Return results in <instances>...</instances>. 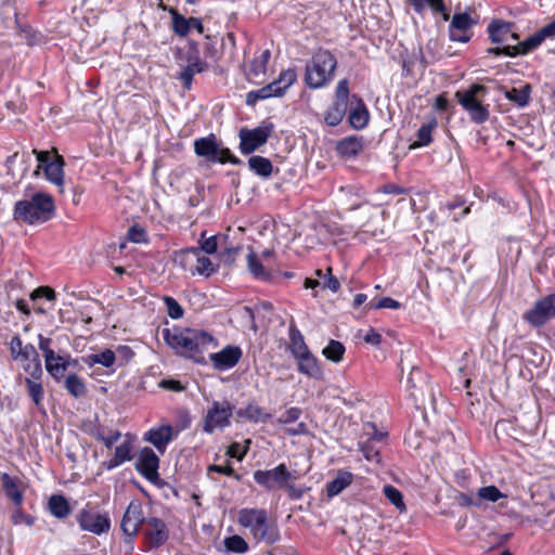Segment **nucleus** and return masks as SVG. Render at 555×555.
I'll list each match as a JSON object with an SVG mask.
<instances>
[{
	"instance_id": "58836bf2",
	"label": "nucleus",
	"mask_w": 555,
	"mask_h": 555,
	"mask_svg": "<svg viewBox=\"0 0 555 555\" xmlns=\"http://www.w3.org/2000/svg\"><path fill=\"white\" fill-rule=\"evenodd\" d=\"M49 511L56 518H65L70 513L67 500L60 494H54L49 500Z\"/></svg>"
},
{
	"instance_id": "393cba45",
	"label": "nucleus",
	"mask_w": 555,
	"mask_h": 555,
	"mask_svg": "<svg viewBox=\"0 0 555 555\" xmlns=\"http://www.w3.org/2000/svg\"><path fill=\"white\" fill-rule=\"evenodd\" d=\"M172 29L176 35L185 37L192 28L196 29L197 33H204V26L199 18L190 17L185 18L179 12L171 10Z\"/></svg>"
},
{
	"instance_id": "79ce46f5",
	"label": "nucleus",
	"mask_w": 555,
	"mask_h": 555,
	"mask_svg": "<svg viewBox=\"0 0 555 555\" xmlns=\"http://www.w3.org/2000/svg\"><path fill=\"white\" fill-rule=\"evenodd\" d=\"M228 235H212L205 237V232L202 233L199 251L206 254H215L218 247L223 246V241H228Z\"/></svg>"
},
{
	"instance_id": "f704fd0d",
	"label": "nucleus",
	"mask_w": 555,
	"mask_h": 555,
	"mask_svg": "<svg viewBox=\"0 0 555 555\" xmlns=\"http://www.w3.org/2000/svg\"><path fill=\"white\" fill-rule=\"evenodd\" d=\"M415 12L422 14L426 8H429L434 13H442L443 20H449V14L446 13L443 0H410Z\"/></svg>"
},
{
	"instance_id": "9d476101",
	"label": "nucleus",
	"mask_w": 555,
	"mask_h": 555,
	"mask_svg": "<svg viewBox=\"0 0 555 555\" xmlns=\"http://www.w3.org/2000/svg\"><path fill=\"white\" fill-rule=\"evenodd\" d=\"M273 130L270 122H261L260 126L254 129L243 128L240 130V149L245 155L253 153L258 147L263 145Z\"/></svg>"
},
{
	"instance_id": "dca6fc26",
	"label": "nucleus",
	"mask_w": 555,
	"mask_h": 555,
	"mask_svg": "<svg viewBox=\"0 0 555 555\" xmlns=\"http://www.w3.org/2000/svg\"><path fill=\"white\" fill-rule=\"evenodd\" d=\"M134 466L135 469L149 481L155 482L159 479V457L151 448L144 447L139 451Z\"/></svg>"
},
{
	"instance_id": "bf43d9fd",
	"label": "nucleus",
	"mask_w": 555,
	"mask_h": 555,
	"mask_svg": "<svg viewBox=\"0 0 555 555\" xmlns=\"http://www.w3.org/2000/svg\"><path fill=\"white\" fill-rule=\"evenodd\" d=\"M361 451L367 461L377 463L380 461L379 451L374 448L372 441L363 442Z\"/></svg>"
},
{
	"instance_id": "5fc2aeb1",
	"label": "nucleus",
	"mask_w": 555,
	"mask_h": 555,
	"mask_svg": "<svg viewBox=\"0 0 555 555\" xmlns=\"http://www.w3.org/2000/svg\"><path fill=\"white\" fill-rule=\"evenodd\" d=\"M370 309H392L397 310L401 308V304L390 297H384L377 301H370L366 306Z\"/></svg>"
},
{
	"instance_id": "4468645a",
	"label": "nucleus",
	"mask_w": 555,
	"mask_h": 555,
	"mask_svg": "<svg viewBox=\"0 0 555 555\" xmlns=\"http://www.w3.org/2000/svg\"><path fill=\"white\" fill-rule=\"evenodd\" d=\"M179 257L180 262L183 263L184 266L195 261V264L191 266L189 269L192 275L210 276L212 273L217 271V266L214 264L208 257L203 256L199 249L196 247L181 251Z\"/></svg>"
},
{
	"instance_id": "e433bc0d",
	"label": "nucleus",
	"mask_w": 555,
	"mask_h": 555,
	"mask_svg": "<svg viewBox=\"0 0 555 555\" xmlns=\"http://www.w3.org/2000/svg\"><path fill=\"white\" fill-rule=\"evenodd\" d=\"M248 166L251 171L261 178H269L273 170L271 162L268 158L259 155L249 157Z\"/></svg>"
},
{
	"instance_id": "603ef678",
	"label": "nucleus",
	"mask_w": 555,
	"mask_h": 555,
	"mask_svg": "<svg viewBox=\"0 0 555 555\" xmlns=\"http://www.w3.org/2000/svg\"><path fill=\"white\" fill-rule=\"evenodd\" d=\"M479 500H485L489 502H496L501 498H505V494H503L495 486H487L482 487L477 492Z\"/></svg>"
},
{
	"instance_id": "f8f14e48",
	"label": "nucleus",
	"mask_w": 555,
	"mask_h": 555,
	"mask_svg": "<svg viewBox=\"0 0 555 555\" xmlns=\"http://www.w3.org/2000/svg\"><path fill=\"white\" fill-rule=\"evenodd\" d=\"M233 406L229 401H214L207 411L204 421V431L214 433L216 429H223L230 425Z\"/></svg>"
},
{
	"instance_id": "49530a36",
	"label": "nucleus",
	"mask_w": 555,
	"mask_h": 555,
	"mask_svg": "<svg viewBox=\"0 0 555 555\" xmlns=\"http://www.w3.org/2000/svg\"><path fill=\"white\" fill-rule=\"evenodd\" d=\"M322 352L326 359L340 362L345 353V347L340 341L331 339Z\"/></svg>"
},
{
	"instance_id": "2eb2a0df",
	"label": "nucleus",
	"mask_w": 555,
	"mask_h": 555,
	"mask_svg": "<svg viewBox=\"0 0 555 555\" xmlns=\"http://www.w3.org/2000/svg\"><path fill=\"white\" fill-rule=\"evenodd\" d=\"M488 33L493 43L501 44L499 49L515 46L519 35L514 29V24L502 20H494L488 26Z\"/></svg>"
},
{
	"instance_id": "a211bd4d",
	"label": "nucleus",
	"mask_w": 555,
	"mask_h": 555,
	"mask_svg": "<svg viewBox=\"0 0 555 555\" xmlns=\"http://www.w3.org/2000/svg\"><path fill=\"white\" fill-rule=\"evenodd\" d=\"M474 21L467 13L453 15L449 25V37L452 41L468 42L472 38V27Z\"/></svg>"
},
{
	"instance_id": "c9c22d12",
	"label": "nucleus",
	"mask_w": 555,
	"mask_h": 555,
	"mask_svg": "<svg viewBox=\"0 0 555 555\" xmlns=\"http://www.w3.org/2000/svg\"><path fill=\"white\" fill-rule=\"evenodd\" d=\"M237 415L253 423H264L271 417L270 413L253 403L248 404L245 409H241Z\"/></svg>"
},
{
	"instance_id": "a878e982",
	"label": "nucleus",
	"mask_w": 555,
	"mask_h": 555,
	"mask_svg": "<svg viewBox=\"0 0 555 555\" xmlns=\"http://www.w3.org/2000/svg\"><path fill=\"white\" fill-rule=\"evenodd\" d=\"M337 201L346 210L361 208L365 203L361 190L351 186L340 188L337 194Z\"/></svg>"
},
{
	"instance_id": "72a5a7b5",
	"label": "nucleus",
	"mask_w": 555,
	"mask_h": 555,
	"mask_svg": "<svg viewBox=\"0 0 555 555\" xmlns=\"http://www.w3.org/2000/svg\"><path fill=\"white\" fill-rule=\"evenodd\" d=\"M298 362V371L309 377L320 378L321 370L318 365L317 359L311 352L296 359Z\"/></svg>"
},
{
	"instance_id": "37998d69",
	"label": "nucleus",
	"mask_w": 555,
	"mask_h": 555,
	"mask_svg": "<svg viewBox=\"0 0 555 555\" xmlns=\"http://www.w3.org/2000/svg\"><path fill=\"white\" fill-rule=\"evenodd\" d=\"M64 386L66 390L75 398H81L87 393V387L83 380L75 374L68 375Z\"/></svg>"
},
{
	"instance_id": "338daca9",
	"label": "nucleus",
	"mask_w": 555,
	"mask_h": 555,
	"mask_svg": "<svg viewBox=\"0 0 555 555\" xmlns=\"http://www.w3.org/2000/svg\"><path fill=\"white\" fill-rule=\"evenodd\" d=\"M128 238L134 243H141L145 240V232L139 227H131L128 230Z\"/></svg>"
},
{
	"instance_id": "2f4dec72",
	"label": "nucleus",
	"mask_w": 555,
	"mask_h": 555,
	"mask_svg": "<svg viewBox=\"0 0 555 555\" xmlns=\"http://www.w3.org/2000/svg\"><path fill=\"white\" fill-rule=\"evenodd\" d=\"M270 56L271 53L268 49L262 50L259 54L254 56L247 73V76L250 80H256L266 74L267 64L270 60Z\"/></svg>"
},
{
	"instance_id": "cd10ccee",
	"label": "nucleus",
	"mask_w": 555,
	"mask_h": 555,
	"mask_svg": "<svg viewBox=\"0 0 555 555\" xmlns=\"http://www.w3.org/2000/svg\"><path fill=\"white\" fill-rule=\"evenodd\" d=\"M364 149V140L359 135H350L340 140L336 145L337 153L345 158H354Z\"/></svg>"
},
{
	"instance_id": "09e8293b",
	"label": "nucleus",
	"mask_w": 555,
	"mask_h": 555,
	"mask_svg": "<svg viewBox=\"0 0 555 555\" xmlns=\"http://www.w3.org/2000/svg\"><path fill=\"white\" fill-rule=\"evenodd\" d=\"M223 544L229 552L243 554L247 552L248 544L241 535H231L224 539Z\"/></svg>"
},
{
	"instance_id": "b1692460",
	"label": "nucleus",
	"mask_w": 555,
	"mask_h": 555,
	"mask_svg": "<svg viewBox=\"0 0 555 555\" xmlns=\"http://www.w3.org/2000/svg\"><path fill=\"white\" fill-rule=\"evenodd\" d=\"M173 438V429L170 425L153 427L144 434L143 440L153 444L162 454L165 453L168 443Z\"/></svg>"
},
{
	"instance_id": "69168bd1",
	"label": "nucleus",
	"mask_w": 555,
	"mask_h": 555,
	"mask_svg": "<svg viewBox=\"0 0 555 555\" xmlns=\"http://www.w3.org/2000/svg\"><path fill=\"white\" fill-rule=\"evenodd\" d=\"M23 343L18 336H14L10 341V351L14 360H20L23 349Z\"/></svg>"
},
{
	"instance_id": "0e129e2a",
	"label": "nucleus",
	"mask_w": 555,
	"mask_h": 555,
	"mask_svg": "<svg viewBox=\"0 0 555 555\" xmlns=\"http://www.w3.org/2000/svg\"><path fill=\"white\" fill-rule=\"evenodd\" d=\"M323 288H328L333 293L337 292L340 287L339 281L332 275V269L327 268V273L324 275L323 282H321Z\"/></svg>"
},
{
	"instance_id": "4c0bfd02",
	"label": "nucleus",
	"mask_w": 555,
	"mask_h": 555,
	"mask_svg": "<svg viewBox=\"0 0 555 555\" xmlns=\"http://www.w3.org/2000/svg\"><path fill=\"white\" fill-rule=\"evenodd\" d=\"M247 268L254 278L258 280H268L270 278L261 258L253 250L247 255Z\"/></svg>"
},
{
	"instance_id": "ddd939ff",
	"label": "nucleus",
	"mask_w": 555,
	"mask_h": 555,
	"mask_svg": "<svg viewBox=\"0 0 555 555\" xmlns=\"http://www.w3.org/2000/svg\"><path fill=\"white\" fill-rule=\"evenodd\" d=\"M555 317V294L537 300L534 306L524 314V319L534 327L542 326Z\"/></svg>"
},
{
	"instance_id": "a18cd8bd",
	"label": "nucleus",
	"mask_w": 555,
	"mask_h": 555,
	"mask_svg": "<svg viewBox=\"0 0 555 555\" xmlns=\"http://www.w3.org/2000/svg\"><path fill=\"white\" fill-rule=\"evenodd\" d=\"M116 361V354L111 349H105L104 351L92 353L88 357L87 362L89 364H101L105 367H111L114 365Z\"/></svg>"
},
{
	"instance_id": "bb28decb",
	"label": "nucleus",
	"mask_w": 555,
	"mask_h": 555,
	"mask_svg": "<svg viewBox=\"0 0 555 555\" xmlns=\"http://www.w3.org/2000/svg\"><path fill=\"white\" fill-rule=\"evenodd\" d=\"M133 440L127 435V439L115 448L111 460L104 462L105 467L111 470L132 460Z\"/></svg>"
},
{
	"instance_id": "c85d7f7f",
	"label": "nucleus",
	"mask_w": 555,
	"mask_h": 555,
	"mask_svg": "<svg viewBox=\"0 0 555 555\" xmlns=\"http://www.w3.org/2000/svg\"><path fill=\"white\" fill-rule=\"evenodd\" d=\"M52 358L44 359L46 370L54 379L60 380L70 363V357L54 353Z\"/></svg>"
},
{
	"instance_id": "ea45409f",
	"label": "nucleus",
	"mask_w": 555,
	"mask_h": 555,
	"mask_svg": "<svg viewBox=\"0 0 555 555\" xmlns=\"http://www.w3.org/2000/svg\"><path fill=\"white\" fill-rule=\"evenodd\" d=\"M531 88L525 85L521 88H512L505 91V98L515 103L519 107H524L529 103Z\"/></svg>"
},
{
	"instance_id": "13d9d810",
	"label": "nucleus",
	"mask_w": 555,
	"mask_h": 555,
	"mask_svg": "<svg viewBox=\"0 0 555 555\" xmlns=\"http://www.w3.org/2000/svg\"><path fill=\"white\" fill-rule=\"evenodd\" d=\"M12 522L14 525L25 524L26 526L30 527L34 525L35 519L30 515L25 514L22 511L21 506H16V508L12 513Z\"/></svg>"
},
{
	"instance_id": "f257e3e1",
	"label": "nucleus",
	"mask_w": 555,
	"mask_h": 555,
	"mask_svg": "<svg viewBox=\"0 0 555 555\" xmlns=\"http://www.w3.org/2000/svg\"><path fill=\"white\" fill-rule=\"evenodd\" d=\"M164 338L166 343L178 353L185 357H193L210 346L216 347V339L207 332L198 330H165Z\"/></svg>"
},
{
	"instance_id": "39448f33",
	"label": "nucleus",
	"mask_w": 555,
	"mask_h": 555,
	"mask_svg": "<svg viewBox=\"0 0 555 555\" xmlns=\"http://www.w3.org/2000/svg\"><path fill=\"white\" fill-rule=\"evenodd\" d=\"M33 153L36 155V158L39 163L34 175L38 176L40 169H42L47 180L55 184L59 188L60 192H64L65 160L63 156L60 155L55 150L53 151V156L49 151L34 150Z\"/></svg>"
},
{
	"instance_id": "aec40b11",
	"label": "nucleus",
	"mask_w": 555,
	"mask_h": 555,
	"mask_svg": "<svg viewBox=\"0 0 555 555\" xmlns=\"http://www.w3.org/2000/svg\"><path fill=\"white\" fill-rule=\"evenodd\" d=\"M79 526L82 530L101 534L109 529V519L90 511H82L78 517Z\"/></svg>"
},
{
	"instance_id": "e2e57ef3",
	"label": "nucleus",
	"mask_w": 555,
	"mask_h": 555,
	"mask_svg": "<svg viewBox=\"0 0 555 555\" xmlns=\"http://www.w3.org/2000/svg\"><path fill=\"white\" fill-rule=\"evenodd\" d=\"M47 298L48 300H54L55 299V292L49 287V286H40L36 288L31 295L30 298L33 300H36L37 298Z\"/></svg>"
},
{
	"instance_id": "7ed1b4c3",
	"label": "nucleus",
	"mask_w": 555,
	"mask_h": 555,
	"mask_svg": "<svg viewBox=\"0 0 555 555\" xmlns=\"http://www.w3.org/2000/svg\"><path fill=\"white\" fill-rule=\"evenodd\" d=\"M337 67L336 57L327 50L320 49L306 65L305 82L310 89H320L332 81Z\"/></svg>"
},
{
	"instance_id": "5701e85b",
	"label": "nucleus",
	"mask_w": 555,
	"mask_h": 555,
	"mask_svg": "<svg viewBox=\"0 0 555 555\" xmlns=\"http://www.w3.org/2000/svg\"><path fill=\"white\" fill-rule=\"evenodd\" d=\"M242 350L237 346H227L221 351L211 353L210 361L217 370L233 367L241 359Z\"/></svg>"
},
{
	"instance_id": "a19ab883",
	"label": "nucleus",
	"mask_w": 555,
	"mask_h": 555,
	"mask_svg": "<svg viewBox=\"0 0 555 555\" xmlns=\"http://www.w3.org/2000/svg\"><path fill=\"white\" fill-rule=\"evenodd\" d=\"M436 126H437L436 120H431L427 124H424L417 130V133H416L417 140L410 145V149H417L421 146L429 145L433 140L431 133H433V130L436 128Z\"/></svg>"
},
{
	"instance_id": "4be33fe9",
	"label": "nucleus",
	"mask_w": 555,
	"mask_h": 555,
	"mask_svg": "<svg viewBox=\"0 0 555 555\" xmlns=\"http://www.w3.org/2000/svg\"><path fill=\"white\" fill-rule=\"evenodd\" d=\"M144 521L142 506L139 502L132 501L121 521V529L128 537L137 534L140 525Z\"/></svg>"
},
{
	"instance_id": "7c9ffc66",
	"label": "nucleus",
	"mask_w": 555,
	"mask_h": 555,
	"mask_svg": "<svg viewBox=\"0 0 555 555\" xmlns=\"http://www.w3.org/2000/svg\"><path fill=\"white\" fill-rule=\"evenodd\" d=\"M352 99L356 100V106L350 109L349 122L354 129H362L369 121V112L359 98L353 95Z\"/></svg>"
},
{
	"instance_id": "9b49d317",
	"label": "nucleus",
	"mask_w": 555,
	"mask_h": 555,
	"mask_svg": "<svg viewBox=\"0 0 555 555\" xmlns=\"http://www.w3.org/2000/svg\"><path fill=\"white\" fill-rule=\"evenodd\" d=\"M348 85L347 79H341L337 83L335 101L324 114V120L328 126L335 127L339 125L346 115L349 99Z\"/></svg>"
},
{
	"instance_id": "412c9836",
	"label": "nucleus",
	"mask_w": 555,
	"mask_h": 555,
	"mask_svg": "<svg viewBox=\"0 0 555 555\" xmlns=\"http://www.w3.org/2000/svg\"><path fill=\"white\" fill-rule=\"evenodd\" d=\"M144 534L151 547H159L168 540V530L165 522L155 517L145 521Z\"/></svg>"
},
{
	"instance_id": "f03ea898",
	"label": "nucleus",
	"mask_w": 555,
	"mask_h": 555,
	"mask_svg": "<svg viewBox=\"0 0 555 555\" xmlns=\"http://www.w3.org/2000/svg\"><path fill=\"white\" fill-rule=\"evenodd\" d=\"M237 524L256 542L273 544L279 540L276 526L269 520L268 513L262 508H243L237 514Z\"/></svg>"
},
{
	"instance_id": "f3484780",
	"label": "nucleus",
	"mask_w": 555,
	"mask_h": 555,
	"mask_svg": "<svg viewBox=\"0 0 555 555\" xmlns=\"http://www.w3.org/2000/svg\"><path fill=\"white\" fill-rule=\"evenodd\" d=\"M543 41L544 40H543L542 36L540 35L539 31H537L535 34H533L532 36H530L529 38H527L524 41H520V39H519L515 46H508L505 49L489 48L487 50V52L489 54L506 55V56L513 57L516 55L527 54L528 52L538 48Z\"/></svg>"
},
{
	"instance_id": "de8ad7c7",
	"label": "nucleus",
	"mask_w": 555,
	"mask_h": 555,
	"mask_svg": "<svg viewBox=\"0 0 555 555\" xmlns=\"http://www.w3.org/2000/svg\"><path fill=\"white\" fill-rule=\"evenodd\" d=\"M38 380L39 379H31L28 377L25 378L28 395L33 399L36 406H41L43 400V388Z\"/></svg>"
},
{
	"instance_id": "3c124183",
	"label": "nucleus",
	"mask_w": 555,
	"mask_h": 555,
	"mask_svg": "<svg viewBox=\"0 0 555 555\" xmlns=\"http://www.w3.org/2000/svg\"><path fill=\"white\" fill-rule=\"evenodd\" d=\"M221 247L223 250L220 253L219 257L220 261L225 264H232L242 249L241 246H232L228 244V241H223V246Z\"/></svg>"
},
{
	"instance_id": "8fccbe9b",
	"label": "nucleus",
	"mask_w": 555,
	"mask_h": 555,
	"mask_svg": "<svg viewBox=\"0 0 555 555\" xmlns=\"http://www.w3.org/2000/svg\"><path fill=\"white\" fill-rule=\"evenodd\" d=\"M383 492L387 500L395 505L400 512L405 511L402 493L391 485H386Z\"/></svg>"
},
{
	"instance_id": "c756f323",
	"label": "nucleus",
	"mask_w": 555,
	"mask_h": 555,
	"mask_svg": "<svg viewBox=\"0 0 555 555\" xmlns=\"http://www.w3.org/2000/svg\"><path fill=\"white\" fill-rule=\"evenodd\" d=\"M1 481L7 496L12 500L15 506H21L23 503V493L21 491L20 480L3 473L1 475Z\"/></svg>"
},
{
	"instance_id": "20e7f679",
	"label": "nucleus",
	"mask_w": 555,
	"mask_h": 555,
	"mask_svg": "<svg viewBox=\"0 0 555 555\" xmlns=\"http://www.w3.org/2000/svg\"><path fill=\"white\" fill-rule=\"evenodd\" d=\"M54 209L52 197L37 193L29 201L15 204L14 218L29 224L41 223L50 219Z\"/></svg>"
},
{
	"instance_id": "6ab92c4d",
	"label": "nucleus",
	"mask_w": 555,
	"mask_h": 555,
	"mask_svg": "<svg viewBox=\"0 0 555 555\" xmlns=\"http://www.w3.org/2000/svg\"><path fill=\"white\" fill-rule=\"evenodd\" d=\"M207 67V63L199 57L197 48L192 47L188 52L186 65L181 69L179 79L185 88L190 89L194 75L205 72Z\"/></svg>"
},
{
	"instance_id": "6e6d98bb",
	"label": "nucleus",
	"mask_w": 555,
	"mask_h": 555,
	"mask_svg": "<svg viewBox=\"0 0 555 555\" xmlns=\"http://www.w3.org/2000/svg\"><path fill=\"white\" fill-rule=\"evenodd\" d=\"M168 315L171 319H180L183 315V309L180 306V304L172 297H165L164 298Z\"/></svg>"
},
{
	"instance_id": "052dcab7",
	"label": "nucleus",
	"mask_w": 555,
	"mask_h": 555,
	"mask_svg": "<svg viewBox=\"0 0 555 555\" xmlns=\"http://www.w3.org/2000/svg\"><path fill=\"white\" fill-rule=\"evenodd\" d=\"M301 415V410L298 408H291L278 418V423L287 425L298 421Z\"/></svg>"
},
{
	"instance_id": "6e6552de",
	"label": "nucleus",
	"mask_w": 555,
	"mask_h": 555,
	"mask_svg": "<svg viewBox=\"0 0 555 555\" xmlns=\"http://www.w3.org/2000/svg\"><path fill=\"white\" fill-rule=\"evenodd\" d=\"M255 481L267 490L283 489L288 482L298 479L296 472H289L285 464H279L272 469L256 470L254 473Z\"/></svg>"
},
{
	"instance_id": "680f3d73",
	"label": "nucleus",
	"mask_w": 555,
	"mask_h": 555,
	"mask_svg": "<svg viewBox=\"0 0 555 555\" xmlns=\"http://www.w3.org/2000/svg\"><path fill=\"white\" fill-rule=\"evenodd\" d=\"M51 338L44 337L42 335L38 336V347L42 351L44 359H53L52 357L55 353V351L51 348Z\"/></svg>"
},
{
	"instance_id": "473e14b6",
	"label": "nucleus",
	"mask_w": 555,
	"mask_h": 555,
	"mask_svg": "<svg viewBox=\"0 0 555 555\" xmlns=\"http://www.w3.org/2000/svg\"><path fill=\"white\" fill-rule=\"evenodd\" d=\"M352 474L347 470H339L336 477L327 483L326 490L328 496H335L345 490L352 481Z\"/></svg>"
},
{
	"instance_id": "0eeeda50",
	"label": "nucleus",
	"mask_w": 555,
	"mask_h": 555,
	"mask_svg": "<svg viewBox=\"0 0 555 555\" xmlns=\"http://www.w3.org/2000/svg\"><path fill=\"white\" fill-rule=\"evenodd\" d=\"M485 92L486 88L482 85H473L469 89L455 93L459 103L476 124H482L489 118L488 108L482 105L481 100L478 98L480 93Z\"/></svg>"
},
{
	"instance_id": "423d86ee",
	"label": "nucleus",
	"mask_w": 555,
	"mask_h": 555,
	"mask_svg": "<svg viewBox=\"0 0 555 555\" xmlns=\"http://www.w3.org/2000/svg\"><path fill=\"white\" fill-rule=\"evenodd\" d=\"M297 80L295 69L283 70L279 78L267 86L247 93L246 103L254 105L257 101L267 100L272 96H282L286 90Z\"/></svg>"
},
{
	"instance_id": "c03bdc74",
	"label": "nucleus",
	"mask_w": 555,
	"mask_h": 555,
	"mask_svg": "<svg viewBox=\"0 0 555 555\" xmlns=\"http://www.w3.org/2000/svg\"><path fill=\"white\" fill-rule=\"evenodd\" d=\"M291 352L295 359L302 357L310 352L308 346L304 340V336L299 331L294 330L291 332Z\"/></svg>"
},
{
	"instance_id": "774afa93",
	"label": "nucleus",
	"mask_w": 555,
	"mask_h": 555,
	"mask_svg": "<svg viewBox=\"0 0 555 555\" xmlns=\"http://www.w3.org/2000/svg\"><path fill=\"white\" fill-rule=\"evenodd\" d=\"M35 358H39V354L36 348L31 344H27L23 346L20 360H34Z\"/></svg>"
},
{
	"instance_id": "1a4fd4ad",
	"label": "nucleus",
	"mask_w": 555,
	"mask_h": 555,
	"mask_svg": "<svg viewBox=\"0 0 555 555\" xmlns=\"http://www.w3.org/2000/svg\"><path fill=\"white\" fill-rule=\"evenodd\" d=\"M194 150L197 156L204 157L208 162L221 164L237 163V159L232 156L230 150L221 147L214 135L196 139Z\"/></svg>"
},
{
	"instance_id": "864d4df0",
	"label": "nucleus",
	"mask_w": 555,
	"mask_h": 555,
	"mask_svg": "<svg viewBox=\"0 0 555 555\" xmlns=\"http://www.w3.org/2000/svg\"><path fill=\"white\" fill-rule=\"evenodd\" d=\"M24 370L29 374V378L31 379H40V377L42 376V366H41V361H40V357L39 358H35L34 360H26L24 361Z\"/></svg>"
},
{
	"instance_id": "4d7b16f0",
	"label": "nucleus",
	"mask_w": 555,
	"mask_h": 555,
	"mask_svg": "<svg viewBox=\"0 0 555 555\" xmlns=\"http://www.w3.org/2000/svg\"><path fill=\"white\" fill-rule=\"evenodd\" d=\"M96 438L102 441L107 449H111L121 438V433L119 430H109L107 434H98Z\"/></svg>"
}]
</instances>
